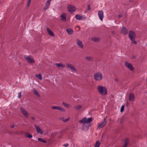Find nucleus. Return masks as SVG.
<instances>
[{"label":"nucleus","instance_id":"obj_1","mask_svg":"<svg viewBox=\"0 0 147 147\" xmlns=\"http://www.w3.org/2000/svg\"><path fill=\"white\" fill-rule=\"evenodd\" d=\"M128 36L130 40L132 41V43L135 44H137V42L135 41L136 35L134 32L132 31H130L129 33Z\"/></svg>","mask_w":147,"mask_h":147},{"label":"nucleus","instance_id":"obj_2","mask_svg":"<svg viewBox=\"0 0 147 147\" xmlns=\"http://www.w3.org/2000/svg\"><path fill=\"white\" fill-rule=\"evenodd\" d=\"M97 88L98 92L102 95H105L107 94V90L105 87L101 86H98Z\"/></svg>","mask_w":147,"mask_h":147},{"label":"nucleus","instance_id":"obj_3","mask_svg":"<svg viewBox=\"0 0 147 147\" xmlns=\"http://www.w3.org/2000/svg\"><path fill=\"white\" fill-rule=\"evenodd\" d=\"M94 78L96 81H100L102 79V75L100 72H98L95 74Z\"/></svg>","mask_w":147,"mask_h":147},{"label":"nucleus","instance_id":"obj_4","mask_svg":"<svg viewBox=\"0 0 147 147\" xmlns=\"http://www.w3.org/2000/svg\"><path fill=\"white\" fill-rule=\"evenodd\" d=\"M92 120V117H90L87 119L86 118L84 117L82 119L79 121V122L81 123H82L83 125H84L85 124H88L91 122Z\"/></svg>","mask_w":147,"mask_h":147},{"label":"nucleus","instance_id":"obj_5","mask_svg":"<svg viewBox=\"0 0 147 147\" xmlns=\"http://www.w3.org/2000/svg\"><path fill=\"white\" fill-rule=\"evenodd\" d=\"M107 117L105 118L103 120L102 122L98 123V128H102L106 125L107 123Z\"/></svg>","mask_w":147,"mask_h":147},{"label":"nucleus","instance_id":"obj_6","mask_svg":"<svg viewBox=\"0 0 147 147\" xmlns=\"http://www.w3.org/2000/svg\"><path fill=\"white\" fill-rule=\"evenodd\" d=\"M68 11L70 13H72L76 10V9L75 6L71 5H69L67 7Z\"/></svg>","mask_w":147,"mask_h":147},{"label":"nucleus","instance_id":"obj_7","mask_svg":"<svg viewBox=\"0 0 147 147\" xmlns=\"http://www.w3.org/2000/svg\"><path fill=\"white\" fill-rule=\"evenodd\" d=\"M125 66L128 68L129 70L131 71H133L134 70V67L132 66V65L127 62H125Z\"/></svg>","mask_w":147,"mask_h":147},{"label":"nucleus","instance_id":"obj_8","mask_svg":"<svg viewBox=\"0 0 147 147\" xmlns=\"http://www.w3.org/2000/svg\"><path fill=\"white\" fill-rule=\"evenodd\" d=\"M67 67L70 69L71 70L76 72V69L70 63H67L66 65Z\"/></svg>","mask_w":147,"mask_h":147},{"label":"nucleus","instance_id":"obj_9","mask_svg":"<svg viewBox=\"0 0 147 147\" xmlns=\"http://www.w3.org/2000/svg\"><path fill=\"white\" fill-rule=\"evenodd\" d=\"M20 110L24 116L26 117H28L29 116V114L27 111L23 108H20Z\"/></svg>","mask_w":147,"mask_h":147},{"label":"nucleus","instance_id":"obj_10","mask_svg":"<svg viewBox=\"0 0 147 147\" xmlns=\"http://www.w3.org/2000/svg\"><path fill=\"white\" fill-rule=\"evenodd\" d=\"M25 59L29 63H32L35 62V61L34 59H32L30 56H28L26 57H24Z\"/></svg>","mask_w":147,"mask_h":147},{"label":"nucleus","instance_id":"obj_11","mask_svg":"<svg viewBox=\"0 0 147 147\" xmlns=\"http://www.w3.org/2000/svg\"><path fill=\"white\" fill-rule=\"evenodd\" d=\"M98 16L99 17L100 20L101 21H102L104 18L103 12V11L100 10L98 11Z\"/></svg>","mask_w":147,"mask_h":147},{"label":"nucleus","instance_id":"obj_12","mask_svg":"<svg viewBox=\"0 0 147 147\" xmlns=\"http://www.w3.org/2000/svg\"><path fill=\"white\" fill-rule=\"evenodd\" d=\"M61 18V20L63 22H65L66 21V14L65 13H62L60 16Z\"/></svg>","mask_w":147,"mask_h":147},{"label":"nucleus","instance_id":"obj_13","mask_svg":"<svg viewBox=\"0 0 147 147\" xmlns=\"http://www.w3.org/2000/svg\"><path fill=\"white\" fill-rule=\"evenodd\" d=\"M34 126L36 129L37 132L38 134H42L43 133V132L42 130L40 128L39 126L38 125H34Z\"/></svg>","mask_w":147,"mask_h":147},{"label":"nucleus","instance_id":"obj_14","mask_svg":"<svg viewBox=\"0 0 147 147\" xmlns=\"http://www.w3.org/2000/svg\"><path fill=\"white\" fill-rule=\"evenodd\" d=\"M128 31L127 29L124 27H123L121 29V33L124 35H125L127 33Z\"/></svg>","mask_w":147,"mask_h":147},{"label":"nucleus","instance_id":"obj_15","mask_svg":"<svg viewBox=\"0 0 147 147\" xmlns=\"http://www.w3.org/2000/svg\"><path fill=\"white\" fill-rule=\"evenodd\" d=\"M52 108L53 109L58 110L62 111H64L63 108L59 106H53Z\"/></svg>","mask_w":147,"mask_h":147},{"label":"nucleus","instance_id":"obj_16","mask_svg":"<svg viewBox=\"0 0 147 147\" xmlns=\"http://www.w3.org/2000/svg\"><path fill=\"white\" fill-rule=\"evenodd\" d=\"M77 45L80 48L82 49L83 47V45L82 42L78 39H77Z\"/></svg>","mask_w":147,"mask_h":147},{"label":"nucleus","instance_id":"obj_17","mask_svg":"<svg viewBox=\"0 0 147 147\" xmlns=\"http://www.w3.org/2000/svg\"><path fill=\"white\" fill-rule=\"evenodd\" d=\"M135 99L134 94L133 93L129 94V100L130 101H133Z\"/></svg>","mask_w":147,"mask_h":147},{"label":"nucleus","instance_id":"obj_18","mask_svg":"<svg viewBox=\"0 0 147 147\" xmlns=\"http://www.w3.org/2000/svg\"><path fill=\"white\" fill-rule=\"evenodd\" d=\"M47 31L48 32V34L51 36H54V34L53 33L52 31L48 28H47Z\"/></svg>","mask_w":147,"mask_h":147},{"label":"nucleus","instance_id":"obj_19","mask_svg":"<svg viewBox=\"0 0 147 147\" xmlns=\"http://www.w3.org/2000/svg\"><path fill=\"white\" fill-rule=\"evenodd\" d=\"M129 140L128 138H126L124 140V145L123 147H127V144L129 143Z\"/></svg>","mask_w":147,"mask_h":147},{"label":"nucleus","instance_id":"obj_20","mask_svg":"<svg viewBox=\"0 0 147 147\" xmlns=\"http://www.w3.org/2000/svg\"><path fill=\"white\" fill-rule=\"evenodd\" d=\"M66 31L68 34L69 35L72 34L73 32V29L71 28L67 29Z\"/></svg>","mask_w":147,"mask_h":147},{"label":"nucleus","instance_id":"obj_21","mask_svg":"<svg viewBox=\"0 0 147 147\" xmlns=\"http://www.w3.org/2000/svg\"><path fill=\"white\" fill-rule=\"evenodd\" d=\"M50 3L46 2L44 8V10L45 11H46V10L49 7L50 5Z\"/></svg>","mask_w":147,"mask_h":147},{"label":"nucleus","instance_id":"obj_22","mask_svg":"<svg viewBox=\"0 0 147 147\" xmlns=\"http://www.w3.org/2000/svg\"><path fill=\"white\" fill-rule=\"evenodd\" d=\"M75 18L76 19L78 20H80L83 19L82 16L78 14H76L75 16Z\"/></svg>","mask_w":147,"mask_h":147},{"label":"nucleus","instance_id":"obj_23","mask_svg":"<svg viewBox=\"0 0 147 147\" xmlns=\"http://www.w3.org/2000/svg\"><path fill=\"white\" fill-rule=\"evenodd\" d=\"M85 59L88 61H92L93 60V58L92 57L86 56L85 57Z\"/></svg>","mask_w":147,"mask_h":147},{"label":"nucleus","instance_id":"obj_24","mask_svg":"<svg viewBox=\"0 0 147 147\" xmlns=\"http://www.w3.org/2000/svg\"><path fill=\"white\" fill-rule=\"evenodd\" d=\"M55 65L58 67H61L64 68L65 67V65L62 63H57L55 64Z\"/></svg>","mask_w":147,"mask_h":147},{"label":"nucleus","instance_id":"obj_25","mask_svg":"<svg viewBox=\"0 0 147 147\" xmlns=\"http://www.w3.org/2000/svg\"><path fill=\"white\" fill-rule=\"evenodd\" d=\"M92 40L95 42H99L100 40V38L98 37H94L92 38Z\"/></svg>","mask_w":147,"mask_h":147},{"label":"nucleus","instance_id":"obj_26","mask_svg":"<svg viewBox=\"0 0 147 147\" xmlns=\"http://www.w3.org/2000/svg\"><path fill=\"white\" fill-rule=\"evenodd\" d=\"M82 107V105H78L75 106L74 108L76 110H78L81 109Z\"/></svg>","mask_w":147,"mask_h":147},{"label":"nucleus","instance_id":"obj_27","mask_svg":"<svg viewBox=\"0 0 147 147\" xmlns=\"http://www.w3.org/2000/svg\"><path fill=\"white\" fill-rule=\"evenodd\" d=\"M25 136L27 138H31L32 137V136L28 132L25 133Z\"/></svg>","mask_w":147,"mask_h":147},{"label":"nucleus","instance_id":"obj_28","mask_svg":"<svg viewBox=\"0 0 147 147\" xmlns=\"http://www.w3.org/2000/svg\"><path fill=\"white\" fill-rule=\"evenodd\" d=\"M62 103L64 106L67 108H69L71 106L70 105L66 102H63Z\"/></svg>","mask_w":147,"mask_h":147},{"label":"nucleus","instance_id":"obj_29","mask_svg":"<svg viewBox=\"0 0 147 147\" xmlns=\"http://www.w3.org/2000/svg\"><path fill=\"white\" fill-rule=\"evenodd\" d=\"M38 141L41 142L43 143H46V141L45 140L42 139V138H38Z\"/></svg>","mask_w":147,"mask_h":147},{"label":"nucleus","instance_id":"obj_30","mask_svg":"<svg viewBox=\"0 0 147 147\" xmlns=\"http://www.w3.org/2000/svg\"><path fill=\"white\" fill-rule=\"evenodd\" d=\"M33 92L34 94L38 96H39L40 95L37 92V91L35 89H33Z\"/></svg>","mask_w":147,"mask_h":147},{"label":"nucleus","instance_id":"obj_31","mask_svg":"<svg viewBox=\"0 0 147 147\" xmlns=\"http://www.w3.org/2000/svg\"><path fill=\"white\" fill-rule=\"evenodd\" d=\"M100 146V143L99 142L97 141L96 142V144L95 145V147H99Z\"/></svg>","mask_w":147,"mask_h":147},{"label":"nucleus","instance_id":"obj_32","mask_svg":"<svg viewBox=\"0 0 147 147\" xmlns=\"http://www.w3.org/2000/svg\"><path fill=\"white\" fill-rule=\"evenodd\" d=\"M36 76L40 80H42V75L41 74H38L36 75Z\"/></svg>","mask_w":147,"mask_h":147},{"label":"nucleus","instance_id":"obj_33","mask_svg":"<svg viewBox=\"0 0 147 147\" xmlns=\"http://www.w3.org/2000/svg\"><path fill=\"white\" fill-rule=\"evenodd\" d=\"M124 105H123L121 108V109H120V112H122L124 110Z\"/></svg>","mask_w":147,"mask_h":147},{"label":"nucleus","instance_id":"obj_34","mask_svg":"<svg viewBox=\"0 0 147 147\" xmlns=\"http://www.w3.org/2000/svg\"><path fill=\"white\" fill-rule=\"evenodd\" d=\"M31 1V0H28V2H27V6L28 7L29 6L30 4V3Z\"/></svg>","mask_w":147,"mask_h":147},{"label":"nucleus","instance_id":"obj_35","mask_svg":"<svg viewBox=\"0 0 147 147\" xmlns=\"http://www.w3.org/2000/svg\"><path fill=\"white\" fill-rule=\"evenodd\" d=\"M21 96V92H20L18 94V98H20Z\"/></svg>","mask_w":147,"mask_h":147},{"label":"nucleus","instance_id":"obj_36","mask_svg":"<svg viewBox=\"0 0 147 147\" xmlns=\"http://www.w3.org/2000/svg\"><path fill=\"white\" fill-rule=\"evenodd\" d=\"M69 118H68L67 119H65L64 120H63V121H64L65 122H66L68 121L69 120Z\"/></svg>","mask_w":147,"mask_h":147},{"label":"nucleus","instance_id":"obj_37","mask_svg":"<svg viewBox=\"0 0 147 147\" xmlns=\"http://www.w3.org/2000/svg\"><path fill=\"white\" fill-rule=\"evenodd\" d=\"M90 5H88V9L87 10H89L90 9Z\"/></svg>","mask_w":147,"mask_h":147},{"label":"nucleus","instance_id":"obj_38","mask_svg":"<svg viewBox=\"0 0 147 147\" xmlns=\"http://www.w3.org/2000/svg\"><path fill=\"white\" fill-rule=\"evenodd\" d=\"M68 145H69L68 144H64L63 145V146H65V147H67L68 146Z\"/></svg>","mask_w":147,"mask_h":147},{"label":"nucleus","instance_id":"obj_39","mask_svg":"<svg viewBox=\"0 0 147 147\" xmlns=\"http://www.w3.org/2000/svg\"><path fill=\"white\" fill-rule=\"evenodd\" d=\"M51 0H47V2L50 3Z\"/></svg>","mask_w":147,"mask_h":147},{"label":"nucleus","instance_id":"obj_40","mask_svg":"<svg viewBox=\"0 0 147 147\" xmlns=\"http://www.w3.org/2000/svg\"><path fill=\"white\" fill-rule=\"evenodd\" d=\"M10 127H11V128H14V124H13V125H11Z\"/></svg>","mask_w":147,"mask_h":147},{"label":"nucleus","instance_id":"obj_41","mask_svg":"<svg viewBox=\"0 0 147 147\" xmlns=\"http://www.w3.org/2000/svg\"><path fill=\"white\" fill-rule=\"evenodd\" d=\"M115 80L116 82H118V80L117 79H115Z\"/></svg>","mask_w":147,"mask_h":147},{"label":"nucleus","instance_id":"obj_42","mask_svg":"<svg viewBox=\"0 0 147 147\" xmlns=\"http://www.w3.org/2000/svg\"><path fill=\"white\" fill-rule=\"evenodd\" d=\"M32 119L34 120H35V118L34 117H32V118H31Z\"/></svg>","mask_w":147,"mask_h":147},{"label":"nucleus","instance_id":"obj_43","mask_svg":"<svg viewBox=\"0 0 147 147\" xmlns=\"http://www.w3.org/2000/svg\"><path fill=\"white\" fill-rule=\"evenodd\" d=\"M121 15H119V16H118V17H119V18H120V17H121Z\"/></svg>","mask_w":147,"mask_h":147},{"label":"nucleus","instance_id":"obj_44","mask_svg":"<svg viewBox=\"0 0 147 147\" xmlns=\"http://www.w3.org/2000/svg\"><path fill=\"white\" fill-rule=\"evenodd\" d=\"M135 58V57H133V58Z\"/></svg>","mask_w":147,"mask_h":147}]
</instances>
